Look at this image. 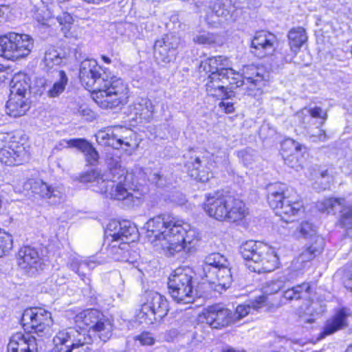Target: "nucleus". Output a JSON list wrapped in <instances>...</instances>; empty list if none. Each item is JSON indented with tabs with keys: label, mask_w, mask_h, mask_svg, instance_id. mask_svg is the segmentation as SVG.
<instances>
[{
	"label": "nucleus",
	"mask_w": 352,
	"mask_h": 352,
	"mask_svg": "<svg viewBox=\"0 0 352 352\" xmlns=\"http://www.w3.org/2000/svg\"><path fill=\"white\" fill-rule=\"evenodd\" d=\"M146 228L151 243L169 256L182 250L193 252L201 241L199 232L195 228L168 214L149 219Z\"/></svg>",
	"instance_id": "nucleus-1"
},
{
	"label": "nucleus",
	"mask_w": 352,
	"mask_h": 352,
	"mask_svg": "<svg viewBox=\"0 0 352 352\" xmlns=\"http://www.w3.org/2000/svg\"><path fill=\"white\" fill-rule=\"evenodd\" d=\"M79 78L85 87L91 92L93 100L102 109H113L127 102L129 89L119 77L110 76L94 59L81 62Z\"/></svg>",
	"instance_id": "nucleus-2"
},
{
	"label": "nucleus",
	"mask_w": 352,
	"mask_h": 352,
	"mask_svg": "<svg viewBox=\"0 0 352 352\" xmlns=\"http://www.w3.org/2000/svg\"><path fill=\"white\" fill-rule=\"evenodd\" d=\"M107 164L110 174L113 175V182L109 186L111 187L109 197L125 201L131 206L140 204L145 193L142 190L130 187L132 175L122 166L120 157L109 154Z\"/></svg>",
	"instance_id": "nucleus-3"
},
{
	"label": "nucleus",
	"mask_w": 352,
	"mask_h": 352,
	"mask_svg": "<svg viewBox=\"0 0 352 352\" xmlns=\"http://www.w3.org/2000/svg\"><path fill=\"white\" fill-rule=\"evenodd\" d=\"M204 209L210 217L218 221L235 222L241 220L245 214L244 203L222 191L207 194Z\"/></svg>",
	"instance_id": "nucleus-4"
},
{
	"label": "nucleus",
	"mask_w": 352,
	"mask_h": 352,
	"mask_svg": "<svg viewBox=\"0 0 352 352\" xmlns=\"http://www.w3.org/2000/svg\"><path fill=\"white\" fill-rule=\"evenodd\" d=\"M107 237H111L108 254L116 261L128 262L131 258L130 243L138 238V231L130 221H111L107 228Z\"/></svg>",
	"instance_id": "nucleus-5"
},
{
	"label": "nucleus",
	"mask_w": 352,
	"mask_h": 352,
	"mask_svg": "<svg viewBox=\"0 0 352 352\" xmlns=\"http://www.w3.org/2000/svg\"><path fill=\"white\" fill-rule=\"evenodd\" d=\"M240 253L250 271L263 273L278 267V257L275 250L255 241H248L240 246Z\"/></svg>",
	"instance_id": "nucleus-6"
},
{
	"label": "nucleus",
	"mask_w": 352,
	"mask_h": 352,
	"mask_svg": "<svg viewBox=\"0 0 352 352\" xmlns=\"http://www.w3.org/2000/svg\"><path fill=\"white\" fill-rule=\"evenodd\" d=\"M193 270L189 267H180L174 270L168 281V292L178 303L194 302L196 293L193 289Z\"/></svg>",
	"instance_id": "nucleus-7"
},
{
	"label": "nucleus",
	"mask_w": 352,
	"mask_h": 352,
	"mask_svg": "<svg viewBox=\"0 0 352 352\" xmlns=\"http://www.w3.org/2000/svg\"><path fill=\"white\" fill-rule=\"evenodd\" d=\"M34 48V39L26 34L10 32L0 35V56L17 60L28 56Z\"/></svg>",
	"instance_id": "nucleus-8"
},
{
	"label": "nucleus",
	"mask_w": 352,
	"mask_h": 352,
	"mask_svg": "<svg viewBox=\"0 0 352 352\" xmlns=\"http://www.w3.org/2000/svg\"><path fill=\"white\" fill-rule=\"evenodd\" d=\"M54 352H88L91 338L82 329L70 327L59 331L53 339Z\"/></svg>",
	"instance_id": "nucleus-9"
},
{
	"label": "nucleus",
	"mask_w": 352,
	"mask_h": 352,
	"mask_svg": "<svg viewBox=\"0 0 352 352\" xmlns=\"http://www.w3.org/2000/svg\"><path fill=\"white\" fill-rule=\"evenodd\" d=\"M75 320L79 324L98 333L99 338L103 342H106L111 336L113 328L111 322L98 309L84 310L76 316Z\"/></svg>",
	"instance_id": "nucleus-10"
},
{
	"label": "nucleus",
	"mask_w": 352,
	"mask_h": 352,
	"mask_svg": "<svg viewBox=\"0 0 352 352\" xmlns=\"http://www.w3.org/2000/svg\"><path fill=\"white\" fill-rule=\"evenodd\" d=\"M168 302L160 294L155 292H149L146 294V302L142 306L139 314L142 322L153 324L160 321L168 312Z\"/></svg>",
	"instance_id": "nucleus-11"
},
{
	"label": "nucleus",
	"mask_w": 352,
	"mask_h": 352,
	"mask_svg": "<svg viewBox=\"0 0 352 352\" xmlns=\"http://www.w3.org/2000/svg\"><path fill=\"white\" fill-rule=\"evenodd\" d=\"M21 322L26 329H31L38 336L47 333L52 324L51 313L42 308L25 309L22 315Z\"/></svg>",
	"instance_id": "nucleus-12"
},
{
	"label": "nucleus",
	"mask_w": 352,
	"mask_h": 352,
	"mask_svg": "<svg viewBox=\"0 0 352 352\" xmlns=\"http://www.w3.org/2000/svg\"><path fill=\"white\" fill-rule=\"evenodd\" d=\"M231 80L232 81L230 82L231 89L244 87L243 89L246 91L252 90L255 88L259 89L265 84L263 74L254 65L244 67L242 75L234 72Z\"/></svg>",
	"instance_id": "nucleus-13"
},
{
	"label": "nucleus",
	"mask_w": 352,
	"mask_h": 352,
	"mask_svg": "<svg viewBox=\"0 0 352 352\" xmlns=\"http://www.w3.org/2000/svg\"><path fill=\"white\" fill-rule=\"evenodd\" d=\"M307 152L305 145L292 139L285 140L281 144V155L285 164L296 170L302 168Z\"/></svg>",
	"instance_id": "nucleus-14"
},
{
	"label": "nucleus",
	"mask_w": 352,
	"mask_h": 352,
	"mask_svg": "<svg viewBox=\"0 0 352 352\" xmlns=\"http://www.w3.org/2000/svg\"><path fill=\"white\" fill-rule=\"evenodd\" d=\"M17 264L30 276L43 270V261L38 250L30 246L21 248L17 254Z\"/></svg>",
	"instance_id": "nucleus-15"
},
{
	"label": "nucleus",
	"mask_w": 352,
	"mask_h": 352,
	"mask_svg": "<svg viewBox=\"0 0 352 352\" xmlns=\"http://www.w3.org/2000/svg\"><path fill=\"white\" fill-rule=\"evenodd\" d=\"M233 74L234 70L230 67L221 70L219 73L209 74L205 85L208 94L213 96L229 97L226 92V85L232 81L231 77Z\"/></svg>",
	"instance_id": "nucleus-16"
},
{
	"label": "nucleus",
	"mask_w": 352,
	"mask_h": 352,
	"mask_svg": "<svg viewBox=\"0 0 352 352\" xmlns=\"http://www.w3.org/2000/svg\"><path fill=\"white\" fill-rule=\"evenodd\" d=\"M277 38L267 31L256 32L252 40V52L258 58L272 54L277 45Z\"/></svg>",
	"instance_id": "nucleus-17"
},
{
	"label": "nucleus",
	"mask_w": 352,
	"mask_h": 352,
	"mask_svg": "<svg viewBox=\"0 0 352 352\" xmlns=\"http://www.w3.org/2000/svg\"><path fill=\"white\" fill-rule=\"evenodd\" d=\"M28 160V151L19 142H10L0 150V161L8 166H19Z\"/></svg>",
	"instance_id": "nucleus-18"
},
{
	"label": "nucleus",
	"mask_w": 352,
	"mask_h": 352,
	"mask_svg": "<svg viewBox=\"0 0 352 352\" xmlns=\"http://www.w3.org/2000/svg\"><path fill=\"white\" fill-rule=\"evenodd\" d=\"M129 130L122 126L107 128L104 131H99L96 134V140L99 144L111 146L119 149L122 145L130 146V143L123 133Z\"/></svg>",
	"instance_id": "nucleus-19"
},
{
	"label": "nucleus",
	"mask_w": 352,
	"mask_h": 352,
	"mask_svg": "<svg viewBox=\"0 0 352 352\" xmlns=\"http://www.w3.org/2000/svg\"><path fill=\"white\" fill-rule=\"evenodd\" d=\"M179 45V38L173 35H166L162 39L157 40L154 45V56L159 63H168L172 61L176 55V49Z\"/></svg>",
	"instance_id": "nucleus-20"
},
{
	"label": "nucleus",
	"mask_w": 352,
	"mask_h": 352,
	"mask_svg": "<svg viewBox=\"0 0 352 352\" xmlns=\"http://www.w3.org/2000/svg\"><path fill=\"white\" fill-rule=\"evenodd\" d=\"M204 317L206 323L214 329H222L234 323L232 311L217 305L209 307Z\"/></svg>",
	"instance_id": "nucleus-21"
},
{
	"label": "nucleus",
	"mask_w": 352,
	"mask_h": 352,
	"mask_svg": "<svg viewBox=\"0 0 352 352\" xmlns=\"http://www.w3.org/2000/svg\"><path fill=\"white\" fill-rule=\"evenodd\" d=\"M37 349L36 338L21 332L12 335L7 346V352H36Z\"/></svg>",
	"instance_id": "nucleus-22"
},
{
	"label": "nucleus",
	"mask_w": 352,
	"mask_h": 352,
	"mask_svg": "<svg viewBox=\"0 0 352 352\" xmlns=\"http://www.w3.org/2000/svg\"><path fill=\"white\" fill-rule=\"evenodd\" d=\"M351 316V311L348 308L342 307L337 310L334 315L326 321L323 331L321 333L322 337L331 335L347 327V320Z\"/></svg>",
	"instance_id": "nucleus-23"
},
{
	"label": "nucleus",
	"mask_w": 352,
	"mask_h": 352,
	"mask_svg": "<svg viewBox=\"0 0 352 352\" xmlns=\"http://www.w3.org/2000/svg\"><path fill=\"white\" fill-rule=\"evenodd\" d=\"M32 192L47 199L51 204L60 202L63 198V192L60 188H54L42 180L35 181L32 184Z\"/></svg>",
	"instance_id": "nucleus-24"
},
{
	"label": "nucleus",
	"mask_w": 352,
	"mask_h": 352,
	"mask_svg": "<svg viewBox=\"0 0 352 352\" xmlns=\"http://www.w3.org/2000/svg\"><path fill=\"white\" fill-rule=\"evenodd\" d=\"M32 192L47 199L51 204L60 202L63 198V192L60 188H54L42 180L35 181L32 184Z\"/></svg>",
	"instance_id": "nucleus-25"
},
{
	"label": "nucleus",
	"mask_w": 352,
	"mask_h": 352,
	"mask_svg": "<svg viewBox=\"0 0 352 352\" xmlns=\"http://www.w3.org/2000/svg\"><path fill=\"white\" fill-rule=\"evenodd\" d=\"M155 113V106L148 98H140L133 105L130 106V113L134 116L133 119L140 121L150 122Z\"/></svg>",
	"instance_id": "nucleus-26"
},
{
	"label": "nucleus",
	"mask_w": 352,
	"mask_h": 352,
	"mask_svg": "<svg viewBox=\"0 0 352 352\" xmlns=\"http://www.w3.org/2000/svg\"><path fill=\"white\" fill-rule=\"evenodd\" d=\"M311 293L310 283L304 282L290 288H287L283 292L282 300L278 306H282L287 302H292L301 299H309Z\"/></svg>",
	"instance_id": "nucleus-27"
},
{
	"label": "nucleus",
	"mask_w": 352,
	"mask_h": 352,
	"mask_svg": "<svg viewBox=\"0 0 352 352\" xmlns=\"http://www.w3.org/2000/svg\"><path fill=\"white\" fill-rule=\"evenodd\" d=\"M229 66L228 58L221 56L211 57L201 61L199 66V72L201 76L205 77L206 75L208 76L213 73H219L221 70L226 69Z\"/></svg>",
	"instance_id": "nucleus-28"
},
{
	"label": "nucleus",
	"mask_w": 352,
	"mask_h": 352,
	"mask_svg": "<svg viewBox=\"0 0 352 352\" xmlns=\"http://www.w3.org/2000/svg\"><path fill=\"white\" fill-rule=\"evenodd\" d=\"M225 263V256L219 253H212L206 257L202 265L203 276L210 284H216L215 276L218 265H222Z\"/></svg>",
	"instance_id": "nucleus-29"
},
{
	"label": "nucleus",
	"mask_w": 352,
	"mask_h": 352,
	"mask_svg": "<svg viewBox=\"0 0 352 352\" xmlns=\"http://www.w3.org/2000/svg\"><path fill=\"white\" fill-rule=\"evenodd\" d=\"M267 192L268 204L275 212L280 208L285 199H289L290 197L287 193V189L286 186L283 184L275 183L269 185Z\"/></svg>",
	"instance_id": "nucleus-30"
},
{
	"label": "nucleus",
	"mask_w": 352,
	"mask_h": 352,
	"mask_svg": "<svg viewBox=\"0 0 352 352\" xmlns=\"http://www.w3.org/2000/svg\"><path fill=\"white\" fill-rule=\"evenodd\" d=\"M69 147L76 148L80 152L83 153L85 160L90 165L95 164L99 158V154L93 145L85 139L76 138L68 140Z\"/></svg>",
	"instance_id": "nucleus-31"
},
{
	"label": "nucleus",
	"mask_w": 352,
	"mask_h": 352,
	"mask_svg": "<svg viewBox=\"0 0 352 352\" xmlns=\"http://www.w3.org/2000/svg\"><path fill=\"white\" fill-rule=\"evenodd\" d=\"M267 297L265 296H260L254 300L247 303L239 305L236 307L234 312H232L234 316V322L245 317L250 314H254L258 311L261 309L265 306Z\"/></svg>",
	"instance_id": "nucleus-32"
},
{
	"label": "nucleus",
	"mask_w": 352,
	"mask_h": 352,
	"mask_svg": "<svg viewBox=\"0 0 352 352\" xmlns=\"http://www.w3.org/2000/svg\"><path fill=\"white\" fill-rule=\"evenodd\" d=\"M302 208V203L290 196L289 199H285V202L277 210L276 214L285 222L293 221V217L298 215L301 212Z\"/></svg>",
	"instance_id": "nucleus-33"
},
{
	"label": "nucleus",
	"mask_w": 352,
	"mask_h": 352,
	"mask_svg": "<svg viewBox=\"0 0 352 352\" xmlns=\"http://www.w3.org/2000/svg\"><path fill=\"white\" fill-rule=\"evenodd\" d=\"M6 107L10 116L16 118L25 115L30 109V102L27 97L10 95Z\"/></svg>",
	"instance_id": "nucleus-34"
},
{
	"label": "nucleus",
	"mask_w": 352,
	"mask_h": 352,
	"mask_svg": "<svg viewBox=\"0 0 352 352\" xmlns=\"http://www.w3.org/2000/svg\"><path fill=\"white\" fill-rule=\"evenodd\" d=\"M290 49L292 54L285 57V62H291L302 45L307 41V36L305 30L302 27L292 29L288 33Z\"/></svg>",
	"instance_id": "nucleus-35"
},
{
	"label": "nucleus",
	"mask_w": 352,
	"mask_h": 352,
	"mask_svg": "<svg viewBox=\"0 0 352 352\" xmlns=\"http://www.w3.org/2000/svg\"><path fill=\"white\" fill-rule=\"evenodd\" d=\"M111 175V181L107 182L98 170H92L81 174L78 179L82 183L96 182L100 185V192L102 194H105L107 197H109L111 187L109 186L113 182V175L112 174Z\"/></svg>",
	"instance_id": "nucleus-36"
},
{
	"label": "nucleus",
	"mask_w": 352,
	"mask_h": 352,
	"mask_svg": "<svg viewBox=\"0 0 352 352\" xmlns=\"http://www.w3.org/2000/svg\"><path fill=\"white\" fill-rule=\"evenodd\" d=\"M215 281L216 284H214V290L219 292L229 288L232 284V276L230 268L228 267V260L226 258L223 265H218Z\"/></svg>",
	"instance_id": "nucleus-37"
},
{
	"label": "nucleus",
	"mask_w": 352,
	"mask_h": 352,
	"mask_svg": "<svg viewBox=\"0 0 352 352\" xmlns=\"http://www.w3.org/2000/svg\"><path fill=\"white\" fill-rule=\"evenodd\" d=\"M30 88L29 78L23 74H16L10 83V95L27 97Z\"/></svg>",
	"instance_id": "nucleus-38"
},
{
	"label": "nucleus",
	"mask_w": 352,
	"mask_h": 352,
	"mask_svg": "<svg viewBox=\"0 0 352 352\" xmlns=\"http://www.w3.org/2000/svg\"><path fill=\"white\" fill-rule=\"evenodd\" d=\"M345 205L343 198H328L317 203L316 207L322 213L335 214L342 210Z\"/></svg>",
	"instance_id": "nucleus-39"
},
{
	"label": "nucleus",
	"mask_w": 352,
	"mask_h": 352,
	"mask_svg": "<svg viewBox=\"0 0 352 352\" xmlns=\"http://www.w3.org/2000/svg\"><path fill=\"white\" fill-rule=\"evenodd\" d=\"M69 266L72 270L80 276L82 280H84L86 272L94 269L96 266V263L93 260L74 258L69 263Z\"/></svg>",
	"instance_id": "nucleus-40"
},
{
	"label": "nucleus",
	"mask_w": 352,
	"mask_h": 352,
	"mask_svg": "<svg viewBox=\"0 0 352 352\" xmlns=\"http://www.w3.org/2000/svg\"><path fill=\"white\" fill-rule=\"evenodd\" d=\"M324 246V239L322 236H316V241L300 254L299 258L302 262L311 261L322 252Z\"/></svg>",
	"instance_id": "nucleus-41"
},
{
	"label": "nucleus",
	"mask_w": 352,
	"mask_h": 352,
	"mask_svg": "<svg viewBox=\"0 0 352 352\" xmlns=\"http://www.w3.org/2000/svg\"><path fill=\"white\" fill-rule=\"evenodd\" d=\"M59 80L55 82L47 90V96L50 98H56L59 96L65 89L68 82V78L64 71L58 72Z\"/></svg>",
	"instance_id": "nucleus-42"
},
{
	"label": "nucleus",
	"mask_w": 352,
	"mask_h": 352,
	"mask_svg": "<svg viewBox=\"0 0 352 352\" xmlns=\"http://www.w3.org/2000/svg\"><path fill=\"white\" fill-rule=\"evenodd\" d=\"M210 12H208L206 16V21L208 23H215L213 19V16L217 17H221L226 20H229L232 18L230 12L224 4L221 3H215L212 8H210Z\"/></svg>",
	"instance_id": "nucleus-43"
},
{
	"label": "nucleus",
	"mask_w": 352,
	"mask_h": 352,
	"mask_svg": "<svg viewBox=\"0 0 352 352\" xmlns=\"http://www.w3.org/2000/svg\"><path fill=\"white\" fill-rule=\"evenodd\" d=\"M63 57L54 47H48L44 54L43 63L48 69H52L54 66L60 65Z\"/></svg>",
	"instance_id": "nucleus-44"
},
{
	"label": "nucleus",
	"mask_w": 352,
	"mask_h": 352,
	"mask_svg": "<svg viewBox=\"0 0 352 352\" xmlns=\"http://www.w3.org/2000/svg\"><path fill=\"white\" fill-rule=\"evenodd\" d=\"M295 235L296 237H303L305 239H312L316 241V236H320L316 234V228L308 221H302L299 227L297 228Z\"/></svg>",
	"instance_id": "nucleus-45"
},
{
	"label": "nucleus",
	"mask_w": 352,
	"mask_h": 352,
	"mask_svg": "<svg viewBox=\"0 0 352 352\" xmlns=\"http://www.w3.org/2000/svg\"><path fill=\"white\" fill-rule=\"evenodd\" d=\"M286 278L285 276L278 277L276 279L270 280L263 287L264 294L271 295L277 293L282 289L285 288Z\"/></svg>",
	"instance_id": "nucleus-46"
},
{
	"label": "nucleus",
	"mask_w": 352,
	"mask_h": 352,
	"mask_svg": "<svg viewBox=\"0 0 352 352\" xmlns=\"http://www.w3.org/2000/svg\"><path fill=\"white\" fill-rule=\"evenodd\" d=\"M13 240L12 236L0 231V257L6 255L12 248Z\"/></svg>",
	"instance_id": "nucleus-47"
},
{
	"label": "nucleus",
	"mask_w": 352,
	"mask_h": 352,
	"mask_svg": "<svg viewBox=\"0 0 352 352\" xmlns=\"http://www.w3.org/2000/svg\"><path fill=\"white\" fill-rule=\"evenodd\" d=\"M307 132L309 140L313 142H323L329 139L326 132L320 127H309Z\"/></svg>",
	"instance_id": "nucleus-48"
},
{
	"label": "nucleus",
	"mask_w": 352,
	"mask_h": 352,
	"mask_svg": "<svg viewBox=\"0 0 352 352\" xmlns=\"http://www.w3.org/2000/svg\"><path fill=\"white\" fill-rule=\"evenodd\" d=\"M342 215L340 217L339 223L342 228L346 230L352 229V206L346 209H343L340 211Z\"/></svg>",
	"instance_id": "nucleus-49"
},
{
	"label": "nucleus",
	"mask_w": 352,
	"mask_h": 352,
	"mask_svg": "<svg viewBox=\"0 0 352 352\" xmlns=\"http://www.w3.org/2000/svg\"><path fill=\"white\" fill-rule=\"evenodd\" d=\"M218 36L209 32L199 34L193 37V41L201 45H211L217 42Z\"/></svg>",
	"instance_id": "nucleus-50"
},
{
	"label": "nucleus",
	"mask_w": 352,
	"mask_h": 352,
	"mask_svg": "<svg viewBox=\"0 0 352 352\" xmlns=\"http://www.w3.org/2000/svg\"><path fill=\"white\" fill-rule=\"evenodd\" d=\"M313 311L312 305L307 306L305 309L300 307L298 309V315L300 318H303L305 322L313 323L315 322V318L312 317Z\"/></svg>",
	"instance_id": "nucleus-51"
},
{
	"label": "nucleus",
	"mask_w": 352,
	"mask_h": 352,
	"mask_svg": "<svg viewBox=\"0 0 352 352\" xmlns=\"http://www.w3.org/2000/svg\"><path fill=\"white\" fill-rule=\"evenodd\" d=\"M305 110L309 113L311 118H320L322 120V121L320 122V126H322L327 120V112L323 111L320 107H315L314 108L305 109Z\"/></svg>",
	"instance_id": "nucleus-52"
},
{
	"label": "nucleus",
	"mask_w": 352,
	"mask_h": 352,
	"mask_svg": "<svg viewBox=\"0 0 352 352\" xmlns=\"http://www.w3.org/2000/svg\"><path fill=\"white\" fill-rule=\"evenodd\" d=\"M136 340H139L142 345L151 346L155 343V338L149 332H143L136 337Z\"/></svg>",
	"instance_id": "nucleus-53"
},
{
	"label": "nucleus",
	"mask_w": 352,
	"mask_h": 352,
	"mask_svg": "<svg viewBox=\"0 0 352 352\" xmlns=\"http://www.w3.org/2000/svg\"><path fill=\"white\" fill-rule=\"evenodd\" d=\"M210 175V173L204 170L195 172L191 171L190 173V177L203 183L207 182L209 180Z\"/></svg>",
	"instance_id": "nucleus-54"
},
{
	"label": "nucleus",
	"mask_w": 352,
	"mask_h": 352,
	"mask_svg": "<svg viewBox=\"0 0 352 352\" xmlns=\"http://www.w3.org/2000/svg\"><path fill=\"white\" fill-rule=\"evenodd\" d=\"M78 113L84 117L87 120H92L95 118V114L92 110H91L86 105H82L78 110Z\"/></svg>",
	"instance_id": "nucleus-55"
},
{
	"label": "nucleus",
	"mask_w": 352,
	"mask_h": 352,
	"mask_svg": "<svg viewBox=\"0 0 352 352\" xmlns=\"http://www.w3.org/2000/svg\"><path fill=\"white\" fill-rule=\"evenodd\" d=\"M148 179L155 184L157 186H162L164 183L162 182V176L160 175L158 173H150Z\"/></svg>",
	"instance_id": "nucleus-56"
},
{
	"label": "nucleus",
	"mask_w": 352,
	"mask_h": 352,
	"mask_svg": "<svg viewBox=\"0 0 352 352\" xmlns=\"http://www.w3.org/2000/svg\"><path fill=\"white\" fill-rule=\"evenodd\" d=\"M10 8L8 6H0V23H4L8 18Z\"/></svg>",
	"instance_id": "nucleus-57"
},
{
	"label": "nucleus",
	"mask_w": 352,
	"mask_h": 352,
	"mask_svg": "<svg viewBox=\"0 0 352 352\" xmlns=\"http://www.w3.org/2000/svg\"><path fill=\"white\" fill-rule=\"evenodd\" d=\"M178 336V331L175 329H170L166 333V340L168 342L173 341Z\"/></svg>",
	"instance_id": "nucleus-58"
},
{
	"label": "nucleus",
	"mask_w": 352,
	"mask_h": 352,
	"mask_svg": "<svg viewBox=\"0 0 352 352\" xmlns=\"http://www.w3.org/2000/svg\"><path fill=\"white\" fill-rule=\"evenodd\" d=\"M190 337L192 338V340L190 341V344L192 345V346L198 345L199 343L201 342L202 341L201 336H198L196 332H192L190 334Z\"/></svg>",
	"instance_id": "nucleus-59"
},
{
	"label": "nucleus",
	"mask_w": 352,
	"mask_h": 352,
	"mask_svg": "<svg viewBox=\"0 0 352 352\" xmlns=\"http://www.w3.org/2000/svg\"><path fill=\"white\" fill-rule=\"evenodd\" d=\"M219 106L221 107H223L224 110H225V111L226 113H232L234 111V106H233V103L232 102H221L219 103Z\"/></svg>",
	"instance_id": "nucleus-60"
},
{
	"label": "nucleus",
	"mask_w": 352,
	"mask_h": 352,
	"mask_svg": "<svg viewBox=\"0 0 352 352\" xmlns=\"http://www.w3.org/2000/svg\"><path fill=\"white\" fill-rule=\"evenodd\" d=\"M201 167V161L199 157H196L193 162H192V169L190 170L189 174L191 171H199Z\"/></svg>",
	"instance_id": "nucleus-61"
},
{
	"label": "nucleus",
	"mask_w": 352,
	"mask_h": 352,
	"mask_svg": "<svg viewBox=\"0 0 352 352\" xmlns=\"http://www.w3.org/2000/svg\"><path fill=\"white\" fill-rule=\"evenodd\" d=\"M326 7L329 9H334L338 5L339 0H323Z\"/></svg>",
	"instance_id": "nucleus-62"
},
{
	"label": "nucleus",
	"mask_w": 352,
	"mask_h": 352,
	"mask_svg": "<svg viewBox=\"0 0 352 352\" xmlns=\"http://www.w3.org/2000/svg\"><path fill=\"white\" fill-rule=\"evenodd\" d=\"M222 352H245L244 351H240L238 350H236L234 348L232 347H226L222 349Z\"/></svg>",
	"instance_id": "nucleus-63"
},
{
	"label": "nucleus",
	"mask_w": 352,
	"mask_h": 352,
	"mask_svg": "<svg viewBox=\"0 0 352 352\" xmlns=\"http://www.w3.org/2000/svg\"><path fill=\"white\" fill-rule=\"evenodd\" d=\"M101 58L107 64H109L111 62V59L109 57L106 56L102 55Z\"/></svg>",
	"instance_id": "nucleus-64"
}]
</instances>
